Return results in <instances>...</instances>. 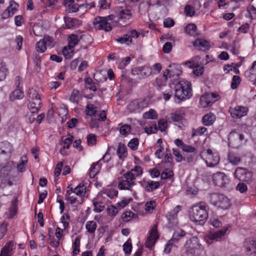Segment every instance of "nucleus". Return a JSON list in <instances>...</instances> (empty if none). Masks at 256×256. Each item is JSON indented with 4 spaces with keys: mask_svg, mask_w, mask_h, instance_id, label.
<instances>
[{
    "mask_svg": "<svg viewBox=\"0 0 256 256\" xmlns=\"http://www.w3.org/2000/svg\"><path fill=\"white\" fill-rule=\"evenodd\" d=\"M99 162L93 163L90 168L89 176L91 178H94L98 173L100 167L98 166Z\"/></svg>",
    "mask_w": 256,
    "mask_h": 256,
    "instance_id": "7c9ffc66",
    "label": "nucleus"
},
{
    "mask_svg": "<svg viewBox=\"0 0 256 256\" xmlns=\"http://www.w3.org/2000/svg\"><path fill=\"white\" fill-rule=\"evenodd\" d=\"M182 150L184 152L189 153L196 154L197 152L196 148H195L186 144H185L184 146H182Z\"/></svg>",
    "mask_w": 256,
    "mask_h": 256,
    "instance_id": "0e129e2a",
    "label": "nucleus"
},
{
    "mask_svg": "<svg viewBox=\"0 0 256 256\" xmlns=\"http://www.w3.org/2000/svg\"><path fill=\"white\" fill-rule=\"evenodd\" d=\"M143 117L146 119H156L158 114L154 110L150 109L148 112L144 113Z\"/></svg>",
    "mask_w": 256,
    "mask_h": 256,
    "instance_id": "37998d69",
    "label": "nucleus"
},
{
    "mask_svg": "<svg viewBox=\"0 0 256 256\" xmlns=\"http://www.w3.org/2000/svg\"><path fill=\"white\" fill-rule=\"evenodd\" d=\"M192 96L191 84L184 80L180 81L175 86V96L183 100L189 98Z\"/></svg>",
    "mask_w": 256,
    "mask_h": 256,
    "instance_id": "f03ea898",
    "label": "nucleus"
},
{
    "mask_svg": "<svg viewBox=\"0 0 256 256\" xmlns=\"http://www.w3.org/2000/svg\"><path fill=\"white\" fill-rule=\"evenodd\" d=\"M210 201L214 206L222 210H226L231 206L230 200L222 194L216 193L212 194Z\"/></svg>",
    "mask_w": 256,
    "mask_h": 256,
    "instance_id": "7ed1b4c3",
    "label": "nucleus"
},
{
    "mask_svg": "<svg viewBox=\"0 0 256 256\" xmlns=\"http://www.w3.org/2000/svg\"><path fill=\"white\" fill-rule=\"evenodd\" d=\"M244 247L245 248L247 255L256 256V240L246 238L244 242Z\"/></svg>",
    "mask_w": 256,
    "mask_h": 256,
    "instance_id": "ddd939ff",
    "label": "nucleus"
},
{
    "mask_svg": "<svg viewBox=\"0 0 256 256\" xmlns=\"http://www.w3.org/2000/svg\"><path fill=\"white\" fill-rule=\"evenodd\" d=\"M200 60V58L199 56H196L192 58L190 60L186 62L184 64L188 66L190 68H192L194 66H200L199 64Z\"/></svg>",
    "mask_w": 256,
    "mask_h": 256,
    "instance_id": "2f4dec72",
    "label": "nucleus"
},
{
    "mask_svg": "<svg viewBox=\"0 0 256 256\" xmlns=\"http://www.w3.org/2000/svg\"><path fill=\"white\" fill-rule=\"evenodd\" d=\"M84 82L86 84V86L87 88L90 89V90L95 92L97 88L96 86V83L93 82L92 79L90 78H87L84 79Z\"/></svg>",
    "mask_w": 256,
    "mask_h": 256,
    "instance_id": "4c0bfd02",
    "label": "nucleus"
},
{
    "mask_svg": "<svg viewBox=\"0 0 256 256\" xmlns=\"http://www.w3.org/2000/svg\"><path fill=\"white\" fill-rule=\"evenodd\" d=\"M206 163L208 166L214 167L216 166L220 161V156L218 152H213L212 150L208 149L206 151Z\"/></svg>",
    "mask_w": 256,
    "mask_h": 256,
    "instance_id": "f8f14e48",
    "label": "nucleus"
},
{
    "mask_svg": "<svg viewBox=\"0 0 256 256\" xmlns=\"http://www.w3.org/2000/svg\"><path fill=\"white\" fill-rule=\"evenodd\" d=\"M174 175L173 171L171 170L165 169L160 175L161 178L162 180L167 179L172 177Z\"/></svg>",
    "mask_w": 256,
    "mask_h": 256,
    "instance_id": "603ef678",
    "label": "nucleus"
},
{
    "mask_svg": "<svg viewBox=\"0 0 256 256\" xmlns=\"http://www.w3.org/2000/svg\"><path fill=\"white\" fill-rule=\"evenodd\" d=\"M216 120V116L214 114L210 112L204 115L202 118V122L204 125L209 126L212 125Z\"/></svg>",
    "mask_w": 256,
    "mask_h": 256,
    "instance_id": "a878e982",
    "label": "nucleus"
},
{
    "mask_svg": "<svg viewBox=\"0 0 256 256\" xmlns=\"http://www.w3.org/2000/svg\"><path fill=\"white\" fill-rule=\"evenodd\" d=\"M184 12L186 16H192L195 13L194 8L190 5H186L184 8Z\"/></svg>",
    "mask_w": 256,
    "mask_h": 256,
    "instance_id": "bf43d9fd",
    "label": "nucleus"
},
{
    "mask_svg": "<svg viewBox=\"0 0 256 256\" xmlns=\"http://www.w3.org/2000/svg\"><path fill=\"white\" fill-rule=\"evenodd\" d=\"M193 46L196 49L203 51L208 50L210 47L209 42L202 38H197L194 42Z\"/></svg>",
    "mask_w": 256,
    "mask_h": 256,
    "instance_id": "aec40b11",
    "label": "nucleus"
},
{
    "mask_svg": "<svg viewBox=\"0 0 256 256\" xmlns=\"http://www.w3.org/2000/svg\"><path fill=\"white\" fill-rule=\"evenodd\" d=\"M228 140L229 146L234 148H238L246 142L244 136L236 130L232 131L229 134Z\"/></svg>",
    "mask_w": 256,
    "mask_h": 256,
    "instance_id": "39448f33",
    "label": "nucleus"
},
{
    "mask_svg": "<svg viewBox=\"0 0 256 256\" xmlns=\"http://www.w3.org/2000/svg\"><path fill=\"white\" fill-rule=\"evenodd\" d=\"M158 126L160 130L162 132L165 130L168 126L167 122L164 119H162L158 121Z\"/></svg>",
    "mask_w": 256,
    "mask_h": 256,
    "instance_id": "69168bd1",
    "label": "nucleus"
},
{
    "mask_svg": "<svg viewBox=\"0 0 256 256\" xmlns=\"http://www.w3.org/2000/svg\"><path fill=\"white\" fill-rule=\"evenodd\" d=\"M14 4L16 6H18V4L14 0H10V6L5 10L2 15V17L3 19H6L12 16V14H10V8L12 6H13Z\"/></svg>",
    "mask_w": 256,
    "mask_h": 256,
    "instance_id": "e433bc0d",
    "label": "nucleus"
},
{
    "mask_svg": "<svg viewBox=\"0 0 256 256\" xmlns=\"http://www.w3.org/2000/svg\"><path fill=\"white\" fill-rule=\"evenodd\" d=\"M240 78L238 76H234L232 78V82L231 83V88L233 90L238 88L240 82Z\"/></svg>",
    "mask_w": 256,
    "mask_h": 256,
    "instance_id": "5fc2aeb1",
    "label": "nucleus"
},
{
    "mask_svg": "<svg viewBox=\"0 0 256 256\" xmlns=\"http://www.w3.org/2000/svg\"><path fill=\"white\" fill-rule=\"evenodd\" d=\"M90 37L88 35L82 34L77 35L76 34H72L68 37L69 50L70 52L73 51L72 48L78 44L80 39L83 38Z\"/></svg>",
    "mask_w": 256,
    "mask_h": 256,
    "instance_id": "f3484780",
    "label": "nucleus"
},
{
    "mask_svg": "<svg viewBox=\"0 0 256 256\" xmlns=\"http://www.w3.org/2000/svg\"><path fill=\"white\" fill-rule=\"evenodd\" d=\"M234 176L240 181L250 182L252 178V172L248 169L238 167L234 174Z\"/></svg>",
    "mask_w": 256,
    "mask_h": 256,
    "instance_id": "423d86ee",
    "label": "nucleus"
},
{
    "mask_svg": "<svg viewBox=\"0 0 256 256\" xmlns=\"http://www.w3.org/2000/svg\"><path fill=\"white\" fill-rule=\"evenodd\" d=\"M8 74V70L6 65L0 63V82L4 80Z\"/></svg>",
    "mask_w": 256,
    "mask_h": 256,
    "instance_id": "a19ab883",
    "label": "nucleus"
},
{
    "mask_svg": "<svg viewBox=\"0 0 256 256\" xmlns=\"http://www.w3.org/2000/svg\"><path fill=\"white\" fill-rule=\"evenodd\" d=\"M79 92L78 90H74L70 98V100L72 102H78Z\"/></svg>",
    "mask_w": 256,
    "mask_h": 256,
    "instance_id": "13d9d810",
    "label": "nucleus"
},
{
    "mask_svg": "<svg viewBox=\"0 0 256 256\" xmlns=\"http://www.w3.org/2000/svg\"><path fill=\"white\" fill-rule=\"evenodd\" d=\"M46 46L44 43V42L42 40L38 41L36 44V49L38 52L42 53L46 50Z\"/></svg>",
    "mask_w": 256,
    "mask_h": 256,
    "instance_id": "de8ad7c7",
    "label": "nucleus"
},
{
    "mask_svg": "<svg viewBox=\"0 0 256 256\" xmlns=\"http://www.w3.org/2000/svg\"><path fill=\"white\" fill-rule=\"evenodd\" d=\"M131 130V127L128 124H124L120 126V134L126 136H127Z\"/></svg>",
    "mask_w": 256,
    "mask_h": 256,
    "instance_id": "3c124183",
    "label": "nucleus"
},
{
    "mask_svg": "<svg viewBox=\"0 0 256 256\" xmlns=\"http://www.w3.org/2000/svg\"><path fill=\"white\" fill-rule=\"evenodd\" d=\"M119 17L120 18L130 19L132 16L128 8L118 10Z\"/></svg>",
    "mask_w": 256,
    "mask_h": 256,
    "instance_id": "c9c22d12",
    "label": "nucleus"
},
{
    "mask_svg": "<svg viewBox=\"0 0 256 256\" xmlns=\"http://www.w3.org/2000/svg\"><path fill=\"white\" fill-rule=\"evenodd\" d=\"M96 137L95 134H90L87 136V143L88 146H93L96 144Z\"/></svg>",
    "mask_w": 256,
    "mask_h": 256,
    "instance_id": "4d7b16f0",
    "label": "nucleus"
},
{
    "mask_svg": "<svg viewBox=\"0 0 256 256\" xmlns=\"http://www.w3.org/2000/svg\"><path fill=\"white\" fill-rule=\"evenodd\" d=\"M141 69H142V75L143 76L142 78H144V79L152 74V68L148 66H141Z\"/></svg>",
    "mask_w": 256,
    "mask_h": 256,
    "instance_id": "c03bdc74",
    "label": "nucleus"
},
{
    "mask_svg": "<svg viewBox=\"0 0 256 256\" xmlns=\"http://www.w3.org/2000/svg\"><path fill=\"white\" fill-rule=\"evenodd\" d=\"M73 139H74L73 136H71L70 138H67L66 139H64L62 142L63 144H64V146L62 147L63 148L66 149V150L70 148V145L72 143Z\"/></svg>",
    "mask_w": 256,
    "mask_h": 256,
    "instance_id": "e2e57ef3",
    "label": "nucleus"
},
{
    "mask_svg": "<svg viewBox=\"0 0 256 256\" xmlns=\"http://www.w3.org/2000/svg\"><path fill=\"white\" fill-rule=\"evenodd\" d=\"M126 149L124 144L122 143L119 144L116 152L120 158L122 159L126 156Z\"/></svg>",
    "mask_w": 256,
    "mask_h": 256,
    "instance_id": "c85d7f7f",
    "label": "nucleus"
},
{
    "mask_svg": "<svg viewBox=\"0 0 256 256\" xmlns=\"http://www.w3.org/2000/svg\"><path fill=\"white\" fill-rule=\"evenodd\" d=\"M97 227L96 223L94 220H90L86 222V228L90 234L94 233Z\"/></svg>",
    "mask_w": 256,
    "mask_h": 256,
    "instance_id": "72a5a7b5",
    "label": "nucleus"
},
{
    "mask_svg": "<svg viewBox=\"0 0 256 256\" xmlns=\"http://www.w3.org/2000/svg\"><path fill=\"white\" fill-rule=\"evenodd\" d=\"M228 160L230 163L234 166L238 165L240 162V158L235 156L234 154L229 153L228 155Z\"/></svg>",
    "mask_w": 256,
    "mask_h": 256,
    "instance_id": "473e14b6",
    "label": "nucleus"
},
{
    "mask_svg": "<svg viewBox=\"0 0 256 256\" xmlns=\"http://www.w3.org/2000/svg\"><path fill=\"white\" fill-rule=\"evenodd\" d=\"M208 206L200 202L191 207L189 210L190 219L196 225L203 226L208 218Z\"/></svg>",
    "mask_w": 256,
    "mask_h": 256,
    "instance_id": "f257e3e1",
    "label": "nucleus"
},
{
    "mask_svg": "<svg viewBox=\"0 0 256 256\" xmlns=\"http://www.w3.org/2000/svg\"><path fill=\"white\" fill-rule=\"evenodd\" d=\"M102 202H98L94 200H93V204L94 206V210L96 212H100L103 210L104 206L102 205Z\"/></svg>",
    "mask_w": 256,
    "mask_h": 256,
    "instance_id": "09e8293b",
    "label": "nucleus"
},
{
    "mask_svg": "<svg viewBox=\"0 0 256 256\" xmlns=\"http://www.w3.org/2000/svg\"><path fill=\"white\" fill-rule=\"evenodd\" d=\"M196 156V154H186L184 156L183 160H186L188 163H192L194 162Z\"/></svg>",
    "mask_w": 256,
    "mask_h": 256,
    "instance_id": "680f3d73",
    "label": "nucleus"
},
{
    "mask_svg": "<svg viewBox=\"0 0 256 256\" xmlns=\"http://www.w3.org/2000/svg\"><path fill=\"white\" fill-rule=\"evenodd\" d=\"M201 244L196 236H193L190 239L186 240L184 246V248L186 252L194 255L196 250L200 248Z\"/></svg>",
    "mask_w": 256,
    "mask_h": 256,
    "instance_id": "1a4fd4ad",
    "label": "nucleus"
},
{
    "mask_svg": "<svg viewBox=\"0 0 256 256\" xmlns=\"http://www.w3.org/2000/svg\"><path fill=\"white\" fill-rule=\"evenodd\" d=\"M123 250L126 254H130L132 250L131 240L129 238L123 245Z\"/></svg>",
    "mask_w": 256,
    "mask_h": 256,
    "instance_id": "a18cd8bd",
    "label": "nucleus"
},
{
    "mask_svg": "<svg viewBox=\"0 0 256 256\" xmlns=\"http://www.w3.org/2000/svg\"><path fill=\"white\" fill-rule=\"evenodd\" d=\"M138 140L137 138H132L130 140L128 144V146L133 150H136L138 149Z\"/></svg>",
    "mask_w": 256,
    "mask_h": 256,
    "instance_id": "864d4df0",
    "label": "nucleus"
},
{
    "mask_svg": "<svg viewBox=\"0 0 256 256\" xmlns=\"http://www.w3.org/2000/svg\"><path fill=\"white\" fill-rule=\"evenodd\" d=\"M228 228H224V230H220L214 232H210L206 236V240L208 242H212V241H218L220 240L224 236Z\"/></svg>",
    "mask_w": 256,
    "mask_h": 256,
    "instance_id": "dca6fc26",
    "label": "nucleus"
},
{
    "mask_svg": "<svg viewBox=\"0 0 256 256\" xmlns=\"http://www.w3.org/2000/svg\"><path fill=\"white\" fill-rule=\"evenodd\" d=\"M240 45L236 42H234L230 46V52L235 55H238L240 54Z\"/></svg>",
    "mask_w": 256,
    "mask_h": 256,
    "instance_id": "6e6d98bb",
    "label": "nucleus"
},
{
    "mask_svg": "<svg viewBox=\"0 0 256 256\" xmlns=\"http://www.w3.org/2000/svg\"><path fill=\"white\" fill-rule=\"evenodd\" d=\"M24 94L22 90L17 88L12 92L9 96V99L10 101H14L16 100H20L24 98Z\"/></svg>",
    "mask_w": 256,
    "mask_h": 256,
    "instance_id": "b1692460",
    "label": "nucleus"
},
{
    "mask_svg": "<svg viewBox=\"0 0 256 256\" xmlns=\"http://www.w3.org/2000/svg\"><path fill=\"white\" fill-rule=\"evenodd\" d=\"M160 186V183L158 182L149 180L146 182V191L150 192L157 189Z\"/></svg>",
    "mask_w": 256,
    "mask_h": 256,
    "instance_id": "cd10ccee",
    "label": "nucleus"
},
{
    "mask_svg": "<svg viewBox=\"0 0 256 256\" xmlns=\"http://www.w3.org/2000/svg\"><path fill=\"white\" fill-rule=\"evenodd\" d=\"M0 148L6 152V154L11 156L14 150L12 145L8 142H4L0 143Z\"/></svg>",
    "mask_w": 256,
    "mask_h": 256,
    "instance_id": "393cba45",
    "label": "nucleus"
},
{
    "mask_svg": "<svg viewBox=\"0 0 256 256\" xmlns=\"http://www.w3.org/2000/svg\"><path fill=\"white\" fill-rule=\"evenodd\" d=\"M216 96H217L213 93H206L200 98V104L202 108L211 106L216 101L215 98Z\"/></svg>",
    "mask_w": 256,
    "mask_h": 256,
    "instance_id": "4468645a",
    "label": "nucleus"
},
{
    "mask_svg": "<svg viewBox=\"0 0 256 256\" xmlns=\"http://www.w3.org/2000/svg\"><path fill=\"white\" fill-rule=\"evenodd\" d=\"M172 44L170 42H166L163 46L162 50L164 53L168 54L172 51Z\"/></svg>",
    "mask_w": 256,
    "mask_h": 256,
    "instance_id": "338daca9",
    "label": "nucleus"
},
{
    "mask_svg": "<svg viewBox=\"0 0 256 256\" xmlns=\"http://www.w3.org/2000/svg\"><path fill=\"white\" fill-rule=\"evenodd\" d=\"M244 76L248 80L256 85V60L253 62L251 68L244 72Z\"/></svg>",
    "mask_w": 256,
    "mask_h": 256,
    "instance_id": "6ab92c4d",
    "label": "nucleus"
},
{
    "mask_svg": "<svg viewBox=\"0 0 256 256\" xmlns=\"http://www.w3.org/2000/svg\"><path fill=\"white\" fill-rule=\"evenodd\" d=\"M10 156L0 148V166L4 165L10 158Z\"/></svg>",
    "mask_w": 256,
    "mask_h": 256,
    "instance_id": "f704fd0d",
    "label": "nucleus"
},
{
    "mask_svg": "<svg viewBox=\"0 0 256 256\" xmlns=\"http://www.w3.org/2000/svg\"><path fill=\"white\" fill-rule=\"evenodd\" d=\"M116 40L120 44H126L128 45L132 42V40L128 34H124L122 36L117 38Z\"/></svg>",
    "mask_w": 256,
    "mask_h": 256,
    "instance_id": "79ce46f5",
    "label": "nucleus"
},
{
    "mask_svg": "<svg viewBox=\"0 0 256 256\" xmlns=\"http://www.w3.org/2000/svg\"><path fill=\"white\" fill-rule=\"evenodd\" d=\"M118 194V191L115 189L107 188L102 190L98 194V198L100 199L101 198H105L106 196L113 198L116 196Z\"/></svg>",
    "mask_w": 256,
    "mask_h": 256,
    "instance_id": "412c9836",
    "label": "nucleus"
},
{
    "mask_svg": "<svg viewBox=\"0 0 256 256\" xmlns=\"http://www.w3.org/2000/svg\"><path fill=\"white\" fill-rule=\"evenodd\" d=\"M62 166H63V164H62V162H59L57 164L54 168V176H55L54 180V181H56L58 180V178L60 174V172L62 170Z\"/></svg>",
    "mask_w": 256,
    "mask_h": 256,
    "instance_id": "8fccbe9b",
    "label": "nucleus"
},
{
    "mask_svg": "<svg viewBox=\"0 0 256 256\" xmlns=\"http://www.w3.org/2000/svg\"><path fill=\"white\" fill-rule=\"evenodd\" d=\"M158 128L156 124H153L149 127H146L144 128V132L148 134H154L156 132Z\"/></svg>",
    "mask_w": 256,
    "mask_h": 256,
    "instance_id": "052dcab7",
    "label": "nucleus"
},
{
    "mask_svg": "<svg viewBox=\"0 0 256 256\" xmlns=\"http://www.w3.org/2000/svg\"><path fill=\"white\" fill-rule=\"evenodd\" d=\"M126 173L128 174L130 176L132 174L131 176H132L134 179L136 180V177L142 174V169L140 166H134V168L132 169L130 172Z\"/></svg>",
    "mask_w": 256,
    "mask_h": 256,
    "instance_id": "c756f323",
    "label": "nucleus"
},
{
    "mask_svg": "<svg viewBox=\"0 0 256 256\" xmlns=\"http://www.w3.org/2000/svg\"><path fill=\"white\" fill-rule=\"evenodd\" d=\"M196 30V26L194 24H189L184 28V32L188 34L193 36Z\"/></svg>",
    "mask_w": 256,
    "mask_h": 256,
    "instance_id": "ea45409f",
    "label": "nucleus"
},
{
    "mask_svg": "<svg viewBox=\"0 0 256 256\" xmlns=\"http://www.w3.org/2000/svg\"><path fill=\"white\" fill-rule=\"evenodd\" d=\"M132 74L133 76H136V78L138 79H144V78H142V69H141V66L136 67L134 68H132L131 70Z\"/></svg>",
    "mask_w": 256,
    "mask_h": 256,
    "instance_id": "49530a36",
    "label": "nucleus"
},
{
    "mask_svg": "<svg viewBox=\"0 0 256 256\" xmlns=\"http://www.w3.org/2000/svg\"><path fill=\"white\" fill-rule=\"evenodd\" d=\"M248 112V108L246 107L236 106L234 108L231 110L230 114L234 118H238L246 116Z\"/></svg>",
    "mask_w": 256,
    "mask_h": 256,
    "instance_id": "a211bd4d",
    "label": "nucleus"
},
{
    "mask_svg": "<svg viewBox=\"0 0 256 256\" xmlns=\"http://www.w3.org/2000/svg\"><path fill=\"white\" fill-rule=\"evenodd\" d=\"M158 237L157 231V225L154 224L150 230L149 236L148 237L146 242V247L150 248L153 246L156 240L158 238Z\"/></svg>",
    "mask_w": 256,
    "mask_h": 256,
    "instance_id": "2eb2a0df",
    "label": "nucleus"
},
{
    "mask_svg": "<svg viewBox=\"0 0 256 256\" xmlns=\"http://www.w3.org/2000/svg\"><path fill=\"white\" fill-rule=\"evenodd\" d=\"M93 25L96 30H104L106 32H109L112 30L110 23L106 22V18L103 16H96L93 21Z\"/></svg>",
    "mask_w": 256,
    "mask_h": 256,
    "instance_id": "0eeeda50",
    "label": "nucleus"
},
{
    "mask_svg": "<svg viewBox=\"0 0 256 256\" xmlns=\"http://www.w3.org/2000/svg\"><path fill=\"white\" fill-rule=\"evenodd\" d=\"M64 20L67 28H76L82 24L80 20L76 18L64 17Z\"/></svg>",
    "mask_w": 256,
    "mask_h": 256,
    "instance_id": "5701e85b",
    "label": "nucleus"
},
{
    "mask_svg": "<svg viewBox=\"0 0 256 256\" xmlns=\"http://www.w3.org/2000/svg\"><path fill=\"white\" fill-rule=\"evenodd\" d=\"M130 176L126 172L124 174L123 177L120 178V182L118 184V188L120 190H127L132 191L131 188L135 185V180L134 177Z\"/></svg>",
    "mask_w": 256,
    "mask_h": 256,
    "instance_id": "6e6552de",
    "label": "nucleus"
},
{
    "mask_svg": "<svg viewBox=\"0 0 256 256\" xmlns=\"http://www.w3.org/2000/svg\"><path fill=\"white\" fill-rule=\"evenodd\" d=\"M85 112L88 116H93L96 113V107L92 104H88Z\"/></svg>",
    "mask_w": 256,
    "mask_h": 256,
    "instance_id": "58836bf2",
    "label": "nucleus"
},
{
    "mask_svg": "<svg viewBox=\"0 0 256 256\" xmlns=\"http://www.w3.org/2000/svg\"><path fill=\"white\" fill-rule=\"evenodd\" d=\"M182 206L180 205L177 206L176 208L167 214V218L170 222L173 224H177V214L181 210Z\"/></svg>",
    "mask_w": 256,
    "mask_h": 256,
    "instance_id": "4be33fe9",
    "label": "nucleus"
},
{
    "mask_svg": "<svg viewBox=\"0 0 256 256\" xmlns=\"http://www.w3.org/2000/svg\"><path fill=\"white\" fill-rule=\"evenodd\" d=\"M212 179L215 185L220 187H226L230 180L226 174L222 172H218L213 174Z\"/></svg>",
    "mask_w": 256,
    "mask_h": 256,
    "instance_id": "9b49d317",
    "label": "nucleus"
},
{
    "mask_svg": "<svg viewBox=\"0 0 256 256\" xmlns=\"http://www.w3.org/2000/svg\"><path fill=\"white\" fill-rule=\"evenodd\" d=\"M186 234V232L182 230H179L174 232L172 237L170 240L173 242L176 243L178 242L180 238L184 236Z\"/></svg>",
    "mask_w": 256,
    "mask_h": 256,
    "instance_id": "bb28decb",
    "label": "nucleus"
},
{
    "mask_svg": "<svg viewBox=\"0 0 256 256\" xmlns=\"http://www.w3.org/2000/svg\"><path fill=\"white\" fill-rule=\"evenodd\" d=\"M148 105V100L145 99H138L132 101L128 105V109L130 112H140Z\"/></svg>",
    "mask_w": 256,
    "mask_h": 256,
    "instance_id": "9d476101",
    "label": "nucleus"
},
{
    "mask_svg": "<svg viewBox=\"0 0 256 256\" xmlns=\"http://www.w3.org/2000/svg\"><path fill=\"white\" fill-rule=\"evenodd\" d=\"M236 190L240 191L241 193L245 192L247 191L248 188L246 184L244 182H240L236 187Z\"/></svg>",
    "mask_w": 256,
    "mask_h": 256,
    "instance_id": "774afa93",
    "label": "nucleus"
},
{
    "mask_svg": "<svg viewBox=\"0 0 256 256\" xmlns=\"http://www.w3.org/2000/svg\"><path fill=\"white\" fill-rule=\"evenodd\" d=\"M28 107L32 113H36L41 107V99L38 93L34 89H30L28 92Z\"/></svg>",
    "mask_w": 256,
    "mask_h": 256,
    "instance_id": "20e7f679",
    "label": "nucleus"
}]
</instances>
